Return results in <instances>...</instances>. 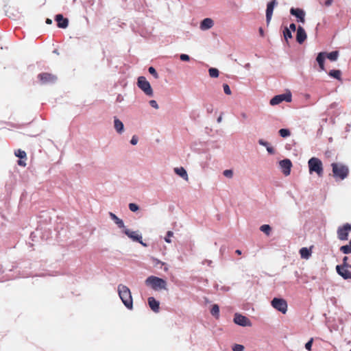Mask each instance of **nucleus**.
Wrapping results in <instances>:
<instances>
[{
    "mask_svg": "<svg viewBox=\"0 0 351 351\" xmlns=\"http://www.w3.org/2000/svg\"><path fill=\"white\" fill-rule=\"evenodd\" d=\"M53 52H54L55 53H58L56 49V50H54V51H53Z\"/></svg>",
    "mask_w": 351,
    "mask_h": 351,
    "instance_id": "bf43d9fd",
    "label": "nucleus"
},
{
    "mask_svg": "<svg viewBox=\"0 0 351 351\" xmlns=\"http://www.w3.org/2000/svg\"><path fill=\"white\" fill-rule=\"evenodd\" d=\"M137 85L146 95L149 97L153 95V90L151 85L145 77L141 76L138 78Z\"/></svg>",
    "mask_w": 351,
    "mask_h": 351,
    "instance_id": "39448f33",
    "label": "nucleus"
},
{
    "mask_svg": "<svg viewBox=\"0 0 351 351\" xmlns=\"http://www.w3.org/2000/svg\"><path fill=\"white\" fill-rule=\"evenodd\" d=\"M339 56V52L337 51H333L330 53H326V57L330 61H335L337 60Z\"/></svg>",
    "mask_w": 351,
    "mask_h": 351,
    "instance_id": "5701e85b",
    "label": "nucleus"
},
{
    "mask_svg": "<svg viewBox=\"0 0 351 351\" xmlns=\"http://www.w3.org/2000/svg\"><path fill=\"white\" fill-rule=\"evenodd\" d=\"M234 322L241 326H251V321L245 316L236 313L234 317Z\"/></svg>",
    "mask_w": 351,
    "mask_h": 351,
    "instance_id": "9d476101",
    "label": "nucleus"
},
{
    "mask_svg": "<svg viewBox=\"0 0 351 351\" xmlns=\"http://www.w3.org/2000/svg\"><path fill=\"white\" fill-rule=\"evenodd\" d=\"M351 231V225L345 223L342 226H339L337 229V237L341 241H346L348 239V234Z\"/></svg>",
    "mask_w": 351,
    "mask_h": 351,
    "instance_id": "0eeeda50",
    "label": "nucleus"
},
{
    "mask_svg": "<svg viewBox=\"0 0 351 351\" xmlns=\"http://www.w3.org/2000/svg\"><path fill=\"white\" fill-rule=\"evenodd\" d=\"M332 2H333V0H326L324 2V5L326 7H329L332 5Z\"/></svg>",
    "mask_w": 351,
    "mask_h": 351,
    "instance_id": "c03bdc74",
    "label": "nucleus"
},
{
    "mask_svg": "<svg viewBox=\"0 0 351 351\" xmlns=\"http://www.w3.org/2000/svg\"><path fill=\"white\" fill-rule=\"evenodd\" d=\"M276 0H271L270 2H269L267 5V9H266V22L267 25H269L272 14L274 7L277 5Z\"/></svg>",
    "mask_w": 351,
    "mask_h": 351,
    "instance_id": "ddd939ff",
    "label": "nucleus"
},
{
    "mask_svg": "<svg viewBox=\"0 0 351 351\" xmlns=\"http://www.w3.org/2000/svg\"><path fill=\"white\" fill-rule=\"evenodd\" d=\"M348 258L347 256H344V258H343V264L341 265L340 266H344V267H351V265H350L348 263Z\"/></svg>",
    "mask_w": 351,
    "mask_h": 351,
    "instance_id": "ea45409f",
    "label": "nucleus"
},
{
    "mask_svg": "<svg viewBox=\"0 0 351 351\" xmlns=\"http://www.w3.org/2000/svg\"><path fill=\"white\" fill-rule=\"evenodd\" d=\"M300 254L302 258H308L311 256V251L306 247H302L300 250Z\"/></svg>",
    "mask_w": 351,
    "mask_h": 351,
    "instance_id": "b1692460",
    "label": "nucleus"
},
{
    "mask_svg": "<svg viewBox=\"0 0 351 351\" xmlns=\"http://www.w3.org/2000/svg\"><path fill=\"white\" fill-rule=\"evenodd\" d=\"M233 351H243L244 346L240 344H235L232 348Z\"/></svg>",
    "mask_w": 351,
    "mask_h": 351,
    "instance_id": "f704fd0d",
    "label": "nucleus"
},
{
    "mask_svg": "<svg viewBox=\"0 0 351 351\" xmlns=\"http://www.w3.org/2000/svg\"><path fill=\"white\" fill-rule=\"evenodd\" d=\"M283 101L287 102L291 101V94L290 92L274 96L269 101L270 105L275 106L280 104Z\"/></svg>",
    "mask_w": 351,
    "mask_h": 351,
    "instance_id": "1a4fd4ad",
    "label": "nucleus"
},
{
    "mask_svg": "<svg viewBox=\"0 0 351 351\" xmlns=\"http://www.w3.org/2000/svg\"><path fill=\"white\" fill-rule=\"evenodd\" d=\"M133 241L139 242L143 246H147V245L143 241L141 235L138 234L135 232H133Z\"/></svg>",
    "mask_w": 351,
    "mask_h": 351,
    "instance_id": "bb28decb",
    "label": "nucleus"
},
{
    "mask_svg": "<svg viewBox=\"0 0 351 351\" xmlns=\"http://www.w3.org/2000/svg\"><path fill=\"white\" fill-rule=\"evenodd\" d=\"M279 134L282 137H287L290 135V132L287 129H280L279 130Z\"/></svg>",
    "mask_w": 351,
    "mask_h": 351,
    "instance_id": "473e14b6",
    "label": "nucleus"
},
{
    "mask_svg": "<svg viewBox=\"0 0 351 351\" xmlns=\"http://www.w3.org/2000/svg\"><path fill=\"white\" fill-rule=\"evenodd\" d=\"M290 13L292 15L296 16L301 23H304L305 22V19H304L305 12H304V10H302L300 8H292L290 10Z\"/></svg>",
    "mask_w": 351,
    "mask_h": 351,
    "instance_id": "2eb2a0df",
    "label": "nucleus"
},
{
    "mask_svg": "<svg viewBox=\"0 0 351 351\" xmlns=\"http://www.w3.org/2000/svg\"><path fill=\"white\" fill-rule=\"evenodd\" d=\"M223 91L226 95H231V93H232L231 90L230 88V86L227 84H224L223 85Z\"/></svg>",
    "mask_w": 351,
    "mask_h": 351,
    "instance_id": "c9c22d12",
    "label": "nucleus"
},
{
    "mask_svg": "<svg viewBox=\"0 0 351 351\" xmlns=\"http://www.w3.org/2000/svg\"><path fill=\"white\" fill-rule=\"evenodd\" d=\"M223 175L227 178H232L233 176V172L230 169H226L223 171Z\"/></svg>",
    "mask_w": 351,
    "mask_h": 351,
    "instance_id": "58836bf2",
    "label": "nucleus"
},
{
    "mask_svg": "<svg viewBox=\"0 0 351 351\" xmlns=\"http://www.w3.org/2000/svg\"><path fill=\"white\" fill-rule=\"evenodd\" d=\"M110 219L117 225L119 228L123 229L122 232L125 233L129 238L132 239V231L125 228L124 223L122 219H119L115 214L110 212Z\"/></svg>",
    "mask_w": 351,
    "mask_h": 351,
    "instance_id": "6e6552de",
    "label": "nucleus"
},
{
    "mask_svg": "<svg viewBox=\"0 0 351 351\" xmlns=\"http://www.w3.org/2000/svg\"><path fill=\"white\" fill-rule=\"evenodd\" d=\"M349 245L351 246V239L350 241H349Z\"/></svg>",
    "mask_w": 351,
    "mask_h": 351,
    "instance_id": "052dcab7",
    "label": "nucleus"
},
{
    "mask_svg": "<svg viewBox=\"0 0 351 351\" xmlns=\"http://www.w3.org/2000/svg\"><path fill=\"white\" fill-rule=\"evenodd\" d=\"M138 210V206L136 204H133V212H135Z\"/></svg>",
    "mask_w": 351,
    "mask_h": 351,
    "instance_id": "3c124183",
    "label": "nucleus"
},
{
    "mask_svg": "<svg viewBox=\"0 0 351 351\" xmlns=\"http://www.w3.org/2000/svg\"><path fill=\"white\" fill-rule=\"evenodd\" d=\"M38 77L43 84H51L54 83L57 77L54 75L48 73H43L38 75Z\"/></svg>",
    "mask_w": 351,
    "mask_h": 351,
    "instance_id": "9b49d317",
    "label": "nucleus"
},
{
    "mask_svg": "<svg viewBox=\"0 0 351 351\" xmlns=\"http://www.w3.org/2000/svg\"><path fill=\"white\" fill-rule=\"evenodd\" d=\"M145 284L147 287H151L154 291H158L160 290H166L167 289V283L166 280L162 278L151 276L148 277L145 280Z\"/></svg>",
    "mask_w": 351,
    "mask_h": 351,
    "instance_id": "f03ea898",
    "label": "nucleus"
},
{
    "mask_svg": "<svg viewBox=\"0 0 351 351\" xmlns=\"http://www.w3.org/2000/svg\"><path fill=\"white\" fill-rule=\"evenodd\" d=\"M138 143V138L135 136H133V145H136Z\"/></svg>",
    "mask_w": 351,
    "mask_h": 351,
    "instance_id": "8fccbe9b",
    "label": "nucleus"
},
{
    "mask_svg": "<svg viewBox=\"0 0 351 351\" xmlns=\"http://www.w3.org/2000/svg\"><path fill=\"white\" fill-rule=\"evenodd\" d=\"M18 164L20 166H25V162L24 161L22 160V159H20L19 160H18Z\"/></svg>",
    "mask_w": 351,
    "mask_h": 351,
    "instance_id": "49530a36",
    "label": "nucleus"
},
{
    "mask_svg": "<svg viewBox=\"0 0 351 351\" xmlns=\"http://www.w3.org/2000/svg\"><path fill=\"white\" fill-rule=\"evenodd\" d=\"M267 150L270 154H274V150L273 147H267Z\"/></svg>",
    "mask_w": 351,
    "mask_h": 351,
    "instance_id": "de8ad7c7",
    "label": "nucleus"
},
{
    "mask_svg": "<svg viewBox=\"0 0 351 351\" xmlns=\"http://www.w3.org/2000/svg\"><path fill=\"white\" fill-rule=\"evenodd\" d=\"M221 119H222L221 116L219 117L218 119H217V122L220 123L221 121Z\"/></svg>",
    "mask_w": 351,
    "mask_h": 351,
    "instance_id": "6e6d98bb",
    "label": "nucleus"
},
{
    "mask_svg": "<svg viewBox=\"0 0 351 351\" xmlns=\"http://www.w3.org/2000/svg\"><path fill=\"white\" fill-rule=\"evenodd\" d=\"M55 20L57 22V25L60 28H66L69 25V20L64 18L62 14H57L55 17Z\"/></svg>",
    "mask_w": 351,
    "mask_h": 351,
    "instance_id": "dca6fc26",
    "label": "nucleus"
},
{
    "mask_svg": "<svg viewBox=\"0 0 351 351\" xmlns=\"http://www.w3.org/2000/svg\"><path fill=\"white\" fill-rule=\"evenodd\" d=\"M149 71V73L152 75L155 79H158V74L157 73L156 69L152 67V66H150L148 69Z\"/></svg>",
    "mask_w": 351,
    "mask_h": 351,
    "instance_id": "72a5a7b5",
    "label": "nucleus"
},
{
    "mask_svg": "<svg viewBox=\"0 0 351 351\" xmlns=\"http://www.w3.org/2000/svg\"><path fill=\"white\" fill-rule=\"evenodd\" d=\"M118 293L123 304L128 309H132V293L130 289L125 285H119L118 287Z\"/></svg>",
    "mask_w": 351,
    "mask_h": 351,
    "instance_id": "7ed1b4c3",
    "label": "nucleus"
},
{
    "mask_svg": "<svg viewBox=\"0 0 351 351\" xmlns=\"http://www.w3.org/2000/svg\"><path fill=\"white\" fill-rule=\"evenodd\" d=\"M306 39V34L304 28L301 26H299L297 29V35H296V40L300 44L304 43V41Z\"/></svg>",
    "mask_w": 351,
    "mask_h": 351,
    "instance_id": "f3484780",
    "label": "nucleus"
},
{
    "mask_svg": "<svg viewBox=\"0 0 351 351\" xmlns=\"http://www.w3.org/2000/svg\"><path fill=\"white\" fill-rule=\"evenodd\" d=\"M213 21L210 18L204 19L200 23V28L202 30H206L211 28L213 26Z\"/></svg>",
    "mask_w": 351,
    "mask_h": 351,
    "instance_id": "412c9836",
    "label": "nucleus"
},
{
    "mask_svg": "<svg viewBox=\"0 0 351 351\" xmlns=\"http://www.w3.org/2000/svg\"><path fill=\"white\" fill-rule=\"evenodd\" d=\"M279 165L285 176H287L290 175L292 162L289 159L280 160Z\"/></svg>",
    "mask_w": 351,
    "mask_h": 351,
    "instance_id": "f8f14e48",
    "label": "nucleus"
},
{
    "mask_svg": "<svg viewBox=\"0 0 351 351\" xmlns=\"http://www.w3.org/2000/svg\"><path fill=\"white\" fill-rule=\"evenodd\" d=\"M328 75L337 80H341V72L340 70H331L328 73Z\"/></svg>",
    "mask_w": 351,
    "mask_h": 351,
    "instance_id": "393cba45",
    "label": "nucleus"
},
{
    "mask_svg": "<svg viewBox=\"0 0 351 351\" xmlns=\"http://www.w3.org/2000/svg\"><path fill=\"white\" fill-rule=\"evenodd\" d=\"M289 29L294 32L296 29V25L294 23H291L290 24Z\"/></svg>",
    "mask_w": 351,
    "mask_h": 351,
    "instance_id": "a18cd8bd",
    "label": "nucleus"
},
{
    "mask_svg": "<svg viewBox=\"0 0 351 351\" xmlns=\"http://www.w3.org/2000/svg\"><path fill=\"white\" fill-rule=\"evenodd\" d=\"M258 143L260 145H262L263 146H266L267 145V142H265L263 140H261V139L259 140Z\"/></svg>",
    "mask_w": 351,
    "mask_h": 351,
    "instance_id": "09e8293b",
    "label": "nucleus"
},
{
    "mask_svg": "<svg viewBox=\"0 0 351 351\" xmlns=\"http://www.w3.org/2000/svg\"><path fill=\"white\" fill-rule=\"evenodd\" d=\"M259 32L261 36H264V32L262 27L259 28Z\"/></svg>",
    "mask_w": 351,
    "mask_h": 351,
    "instance_id": "603ef678",
    "label": "nucleus"
},
{
    "mask_svg": "<svg viewBox=\"0 0 351 351\" xmlns=\"http://www.w3.org/2000/svg\"><path fill=\"white\" fill-rule=\"evenodd\" d=\"M132 202H131V203H130V204H128V208H129V209H130V210H132Z\"/></svg>",
    "mask_w": 351,
    "mask_h": 351,
    "instance_id": "4d7b16f0",
    "label": "nucleus"
},
{
    "mask_svg": "<svg viewBox=\"0 0 351 351\" xmlns=\"http://www.w3.org/2000/svg\"><path fill=\"white\" fill-rule=\"evenodd\" d=\"M210 313L213 316H214L216 318L219 317V307L217 304H213L212 306Z\"/></svg>",
    "mask_w": 351,
    "mask_h": 351,
    "instance_id": "a878e982",
    "label": "nucleus"
},
{
    "mask_svg": "<svg viewBox=\"0 0 351 351\" xmlns=\"http://www.w3.org/2000/svg\"><path fill=\"white\" fill-rule=\"evenodd\" d=\"M114 128L119 134L124 132V125L123 122L116 117H114Z\"/></svg>",
    "mask_w": 351,
    "mask_h": 351,
    "instance_id": "6ab92c4d",
    "label": "nucleus"
},
{
    "mask_svg": "<svg viewBox=\"0 0 351 351\" xmlns=\"http://www.w3.org/2000/svg\"><path fill=\"white\" fill-rule=\"evenodd\" d=\"M350 351H351V350Z\"/></svg>",
    "mask_w": 351,
    "mask_h": 351,
    "instance_id": "680f3d73",
    "label": "nucleus"
},
{
    "mask_svg": "<svg viewBox=\"0 0 351 351\" xmlns=\"http://www.w3.org/2000/svg\"><path fill=\"white\" fill-rule=\"evenodd\" d=\"M326 57V52H320L318 53L316 60L319 66L320 70L324 71L325 66H324V60Z\"/></svg>",
    "mask_w": 351,
    "mask_h": 351,
    "instance_id": "aec40b11",
    "label": "nucleus"
},
{
    "mask_svg": "<svg viewBox=\"0 0 351 351\" xmlns=\"http://www.w3.org/2000/svg\"><path fill=\"white\" fill-rule=\"evenodd\" d=\"M174 172L186 181L189 180V176L186 171L183 167H176L174 169Z\"/></svg>",
    "mask_w": 351,
    "mask_h": 351,
    "instance_id": "4be33fe9",
    "label": "nucleus"
},
{
    "mask_svg": "<svg viewBox=\"0 0 351 351\" xmlns=\"http://www.w3.org/2000/svg\"><path fill=\"white\" fill-rule=\"evenodd\" d=\"M46 23L49 24V25L51 24L52 23V20L50 19H47Z\"/></svg>",
    "mask_w": 351,
    "mask_h": 351,
    "instance_id": "864d4df0",
    "label": "nucleus"
},
{
    "mask_svg": "<svg viewBox=\"0 0 351 351\" xmlns=\"http://www.w3.org/2000/svg\"><path fill=\"white\" fill-rule=\"evenodd\" d=\"M206 110H207L208 113H210V114L212 113L213 111V105L208 106L207 108H206Z\"/></svg>",
    "mask_w": 351,
    "mask_h": 351,
    "instance_id": "37998d69",
    "label": "nucleus"
},
{
    "mask_svg": "<svg viewBox=\"0 0 351 351\" xmlns=\"http://www.w3.org/2000/svg\"><path fill=\"white\" fill-rule=\"evenodd\" d=\"M309 172L312 173L313 172H315L318 176L322 177L323 176V165L321 161L317 158L313 157L309 159L308 162Z\"/></svg>",
    "mask_w": 351,
    "mask_h": 351,
    "instance_id": "20e7f679",
    "label": "nucleus"
},
{
    "mask_svg": "<svg viewBox=\"0 0 351 351\" xmlns=\"http://www.w3.org/2000/svg\"><path fill=\"white\" fill-rule=\"evenodd\" d=\"M149 104L152 107L156 108V109H158V105L156 102V101L155 100H150L149 101Z\"/></svg>",
    "mask_w": 351,
    "mask_h": 351,
    "instance_id": "79ce46f5",
    "label": "nucleus"
},
{
    "mask_svg": "<svg viewBox=\"0 0 351 351\" xmlns=\"http://www.w3.org/2000/svg\"><path fill=\"white\" fill-rule=\"evenodd\" d=\"M350 267L337 265L336 270L339 275L346 280L351 279V271L348 269Z\"/></svg>",
    "mask_w": 351,
    "mask_h": 351,
    "instance_id": "4468645a",
    "label": "nucleus"
},
{
    "mask_svg": "<svg viewBox=\"0 0 351 351\" xmlns=\"http://www.w3.org/2000/svg\"><path fill=\"white\" fill-rule=\"evenodd\" d=\"M241 115H242V117L243 118H246L247 117V116H246V114L245 113H243Z\"/></svg>",
    "mask_w": 351,
    "mask_h": 351,
    "instance_id": "13d9d810",
    "label": "nucleus"
},
{
    "mask_svg": "<svg viewBox=\"0 0 351 351\" xmlns=\"http://www.w3.org/2000/svg\"><path fill=\"white\" fill-rule=\"evenodd\" d=\"M271 306L278 311L285 314L287 311V303L285 300L282 298H274L271 300Z\"/></svg>",
    "mask_w": 351,
    "mask_h": 351,
    "instance_id": "423d86ee",
    "label": "nucleus"
},
{
    "mask_svg": "<svg viewBox=\"0 0 351 351\" xmlns=\"http://www.w3.org/2000/svg\"><path fill=\"white\" fill-rule=\"evenodd\" d=\"M148 304L150 308L155 313H158L160 310V303L154 297L148 298Z\"/></svg>",
    "mask_w": 351,
    "mask_h": 351,
    "instance_id": "a211bd4d",
    "label": "nucleus"
},
{
    "mask_svg": "<svg viewBox=\"0 0 351 351\" xmlns=\"http://www.w3.org/2000/svg\"><path fill=\"white\" fill-rule=\"evenodd\" d=\"M208 73H209V75L211 77H217L219 74V70L215 68H210L208 70Z\"/></svg>",
    "mask_w": 351,
    "mask_h": 351,
    "instance_id": "c85d7f7f",
    "label": "nucleus"
},
{
    "mask_svg": "<svg viewBox=\"0 0 351 351\" xmlns=\"http://www.w3.org/2000/svg\"><path fill=\"white\" fill-rule=\"evenodd\" d=\"M15 156L18 158H19L20 159H23V158H26V153L25 151L23 150H21V149H17L16 152H15Z\"/></svg>",
    "mask_w": 351,
    "mask_h": 351,
    "instance_id": "7c9ffc66",
    "label": "nucleus"
},
{
    "mask_svg": "<svg viewBox=\"0 0 351 351\" xmlns=\"http://www.w3.org/2000/svg\"><path fill=\"white\" fill-rule=\"evenodd\" d=\"M340 251L345 254L351 253V246L348 245H343L340 247Z\"/></svg>",
    "mask_w": 351,
    "mask_h": 351,
    "instance_id": "c756f323",
    "label": "nucleus"
},
{
    "mask_svg": "<svg viewBox=\"0 0 351 351\" xmlns=\"http://www.w3.org/2000/svg\"><path fill=\"white\" fill-rule=\"evenodd\" d=\"M180 58L182 61H189L190 60V57L187 54H181Z\"/></svg>",
    "mask_w": 351,
    "mask_h": 351,
    "instance_id": "a19ab883",
    "label": "nucleus"
},
{
    "mask_svg": "<svg viewBox=\"0 0 351 351\" xmlns=\"http://www.w3.org/2000/svg\"><path fill=\"white\" fill-rule=\"evenodd\" d=\"M332 176L336 180H344L349 174L348 167L338 162H333L331 164Z\"/></svg>",
    "mask_w": 351,
    "mask_h": 351,
    "instance_id": "f257e3e1",
    "label": "nucleus"
},
{
    "mask_svg": "<svg viewBox=\"0 0 351 351\" xmlns=\"http://www.w3.org/2000/svg\"><path fill=\"white\" fill-rule=\"evenodd\" d=\"M283 35L285 37V39L287 41L288 38H292V34L291 30L288 27H285L283 31Z\"/></svg>",
    "mask_w": 351,
    "mask_h": 351,
    "instance_id": "2f4dec72",
    "label": "nucleus"
},
{
    "mask_svg": "<svg viewBox=\"0 0 351 351\" xmlns=\"http://www.w3.org/2000/svg\"><path fill=\"white\" fill-rule=\"evenodd\" d=\"M173 232H171V231H168V232H167V236H166V237L165 238V241H166V242H167V243H171V239H170V238H171V237H173Z\"/></svg>",
    "mask_w": 351,
    "mask_h": 351,
    "instance_id": "4c0bfd02",
    "label": "nucleus"
},
{
    "mask_svg": "<svg viewBox=\"0 0 351 351\" xmlns=\"http://www.w3.org/2000/svg\"><path fill=\"white\" fill-rule=\"evenodd\" d=\"M260 230L263 232L265 234L269 235L271 232V227L269 225L264 224L261 226Z\"/></svg>",
    "mask_w": 351,
    "mask_h": 351,
    "instance_id": "cd10ccee",
    "label": "nucleus"
},
{
    "mask_svg": "<svg viewBox=\"0 0 351 351\" xmlns=\"http://www.w3.org/2000/svg\"><path fill=\"white\" fill-rule=\"evenodd\" d=\"M235 253L238 255H241V251L240 250H237L235 251Z\"/></svg>",
    "mask_w": 351,
    "mask_h": 351,
    "instance_id": "5fc2aeb1",
    "label": "nucleus"
},
{
    "mask_svg": "<svg viewBox=\"0 0 351 351\" xmlns=\"http://www.w3.org/2000/svg\"><path fill=\"white\" fill-rule=\"evenodd\" d=\"M313 339L311 338L306 344H305V348L308 350V351H311V347H312V344H313Z\"/></svg>",
    "mask_w": 351,
    "mask_h": 351,
    "instance_id": "e433bc0d",
    "label": "nucleus"
}]
</instances>
